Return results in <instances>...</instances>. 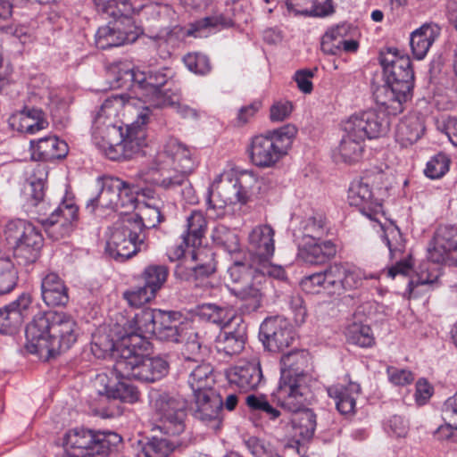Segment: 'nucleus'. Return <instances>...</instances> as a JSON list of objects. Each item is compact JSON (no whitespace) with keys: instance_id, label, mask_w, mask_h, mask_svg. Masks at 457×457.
<instances>
[{"instance_id":"13","label":"nucleus","mask_w":457,"mask_h":457,"mask_svg":"<svg viewBox=\"0 0 457 457\" xmlns=\"http://www.w3.org/2000/svg\"><path fill=\"white\" fill-rule=\"evenodd\" d=\"M154 413L162 423L160 429L170 436H179L186 428L187 402L180 395L167 392L151 395Z\"/></svg>"},{"instance_id":"21","label":"nucleus","mask_w":457,"mask_h":457,"mask_svg":"<svg viewBox=\"0 0 457 457\" xmlns=\"http://www.w3.org/2000/svg\"><path fill=\"white\" fill-rule=\"evenodd\" d=\"M52 342L48 357L69 350L77 341L79 328L76 320L64 312H52Z\"/></svg>"},{"instance_id":"20","label":"nucleus","mask_w":457,"mask_h":457,"mask_svg":"<svg viewBox=\"0 0 457 457\" xmlns=\"http://www.w3.org/2000/svg\"><path fill=\"white\" fill-rule=\"evenodd\" d=\"M259 337L270 352H283L295 341L292 326L281 317L267 318L260 327Z\"/></svg>"},{"instance_id":"45","label":"nucleus","mask_w":457,"mask_h":457,"mask_svg":"<svg viewBox=\"0 0 457 457\" xmlns=\"http://www.w3.org/2000/svg\"><path fill=\"white\" fill-rule=\"evenodd\" d=\"M215 383L213 368L209 363L197 365L189 374L188 385L194 395L198 393L214 392L212 386Z\"/></svg>"},{"instance_id":"15","label":"nucleus","mask_w":457,"mask_h":457,"mask_svg":"<svg viewBox=\"0 0 457 457\" xmlns=\"http://www.w3.org/2000/svg\"><path fill=\"white\" fill-rule=\"evenodd\" d=\"M381 179L382 173L380 172H378L373 178L371 175L366 174L351 183L347 195L350 205L359 208L363 215L378 222H380L379 217L384 215L382 199L378 196V191H374L370 187L375 180Z\"/></svg>"},{"instance_id":"60","label":"nucleus","mask_w":457,"mask_h":457,"mask_svg":"<svg viewBox=\"0 0 457 457\" xmlns=\"http://www.w3.org/2000/svg\"><path fill=\"white\" fill-rule=\"evenodd\" d=\"M450 159L442 153L433 156L427 163L425 175L432 179L443 177L449 170Z\"/></svg>"},{"instance_id":"51","label":"nucleus","mask_w":457,"mask_h":457,"mask_svg":"<svg viewBox=\"0 0 457 457\" xmlns=\"http://www.w3.org/2000/svg\"><path fill=\"white\" fill-rule=\"evenodd\" d=\"M38 176L34 173L27 181L24 187V195L26 196V207H29L30 204L37 203L45 196V181L46 179V171L44 168L37 170Z\"/></svg>"},{"instance_id":"36","label":"nucleus","mask_w":457,"mask_h":457,"mask_svg":"<svg viewBox=\"0 0 457 457\" xmlns=\"http://www.w3.org/2000/svg\"><path fill=\"white\" fill-rule=\"evenodd\" d=\"M32 158L36 161L50 162L64 158L69 147L65 141L55 136H48L30 141Z\"/></svg>"},{"instance_id":"30","label":"nucleus","mask_w":457,"mask_h":457,"mask_svg":"<svg viewBox=\"0 0 457 457\" xmlns=\"http://www.w3.org/2000/svg\"><path fill=\"white\" fill-rule=\"evenodd\" d=\"M97 184L100 190L96 196L87 201L86 208L91 212L98 207L117 210L119 192H120L122 186H125V182L119 178L104 177L98 179Z\"/></svg>"},{"instance_id":"39","label":"nucleus","mask_w":457,"mask_h":457,"mask_svg":"<svg viewBox=\"0 0 457 457\" xmlns=\"http://www.w3.org/2000/svg\"><path fill=\"white\" fill-rule=\"evenodd\" d=\"M41 295L44 303L50 307L64 306L69 302L68 287L54 272H49L43 277Z\"/></svg>"},{"instance_id":"54","label":"nucleus","mask_w":457,"mask_h":457,"mask_svg":"<svg viewBox=\"0 0 457 457\" xmlns=\"http://www.w3.org/2000/svg\"><path fill=\"white\" fill-rule=\"evenodd\" d=\"M18 271L8 258L0 257V295L12 292L17 286Z\"/></svg>"},{"instance_id":"61","label":"nucleus","mask_w":457,"mask_h":457,"mask_svg":"<svg viewBox=\"0 0 457 457\" xmlns=\"http://www.w3.org/2000/svg\"><path fill=\"white\" fill-rule=\"evenodd\" d=\"M119 200L117 202V210L123 216L132 215L131 211L137 207V198L136 192L125 182V186H122L120 192H119Z\"/></svg>"},{"instance_id":"56","label":"nucleus","mask_w":457,"mask_h":457,"mask_svg":"<svg viewBox=\"0 0 457 457\" xmlns=\"http://www.w3.org/2000/svg\"><path fill=\"white\" fill-rule=\"evenodd\" d=\"M174 448L175 445L169 439L153 436L143 445L141 453L144 457H168Z\"/></svg>"},{"instance_id":"34","label":"nucleus","mask_w":457,"mask_h":457,"mask_svg":"<svg viewBox=\"0 0 457 457\" xmlns=\"http://www.w3.org/2000/svg\"><path fill=\"white\" fill-rule=\"evenodd\" d=\"M96 9L104 19L111 18L112 22L132 29H140L132 20V14L137 12L136 7L129 0H95Z\"/></svg>"},{"instance_id":"12","label":"nucleus","mask_w":457,"mask_h":457,"mask_svg":"<svg viewBox=\"0 0 457 457\" xmlns=\"http://www.w3.org/2000/svg\"><path fill=\"white\" fill-rule=\"evenodd\" d=\"M249 180L255 179L246 171L237 178L217 177L208 188L206 201L209 207L222 209L227 204H245L251 195Z\"/></svg>"},{"instance_id":"52","label":"nucleus","mask_w":457,"mask_h":457,"mask_svg":"<svg viewBox=\"0 0 457 457\" xmlns=\"http://www.w3.org/2000/svg\"><path fill=\"white\" fill-rule=\"evenodd\" d=\"M169 269L165 265L152 264L142 272V279L154 295L163 287L167 281Z\"/></svg>"},{"instance_id":"4","label":"nucleus","mask_w":457,"mask_h":457,"mask_svg":"<svg viewBox=\"0 0 457 457\" xmlns=\"http://www.w3.org/2000/svg\"><path fill=\"white\" fill-rule=\"evenodd\" d=\"M372 278L377 277L347 264L336 262L320 272L303 278L301 286L308 294L325 292L330 295H341L361 287L363 280Z\"/></svg>"},{"instance_id":"33","label":"nucleus","mask_w":457,"mask_h":457,"mask_svg":"<svg viewBox=\"0 0 457 457\" xmlns=\"http://www.w3.org/2000/svg\"><path fill=\"white\" fill-rule=\"evenodd\" d=\"M181 318L182 314L179 312L161 310L154 337L164 342H182L187 330L182 326Z\"/></svg>"},{"instance_id":"27","label":"nucleus","mask_w":457,"mask_h":457,"mask_svg":"<svg viewBox=\"0 0 457 457\" xmlns=\"http://www.w3.org/2000/svg\"><path fill=\"white\" fill-rule=\"evenodd\" d=\"M141 29H132L119 22L109 21L106 26L100 27L96 34V45L100 49H108L135 42Z\"/></svg>"},{"instance_id":"49","label":"nucleus","mask_w":457,"mask_h":457,"mask_svg":"<svg viewBox=\"0 0 457 457\" xmlns=\"http://www.w3.org/2000/svg\"><path fill=\"white\" fill-rule=\"evenodd\" d=\"M138 208L139 213H133L125 217L128 220H135L142 224L141 234H145V228H154L164 220L159 206L150 203H144Z\"/></svg>"},{"instance_id":"63","label":"nucleus","mask_w":457,"mask_h":457,"mask_svg":"<svg viewBox=\"0 0 457 457\" xmlns=\"http://www.w3.org/2000/svg\"><path fill=\"white\" fill-rule=\"evenodd\" d=\"M183 61L187 68L195 74L204 75L211 71L209 58L204 54L199 53L187 54Z\"/></svg>"},{"instance_id":"6","label":"nucleus","mask_w":457,"mask_h":457,"mask_svg":"<svg viewBox=\"0 0 457 457\" xmlns=\"http://www.w3.org/2000/svg\"><path fill=\"white\" fill-rule=\"evenodd\" d=\"M166 71V69H146L144 71L120 69L116 77L117 87L137 86L143 91V102L146 104L141 112L149 114L151 109L163 108L164 104H174V101L178 100L176 96H170L172 92L170 89H162L169 78Z\"/></svg>"},{"instance_id":"35","label":"nucleus","mask_w":457,"mask_h":457,"mask_svg":"<svg viewBox=\"0 0 457 457\" xmlns=\"http://www.w3.org/2000/svg\"><path fill=\"white\" fill-rule=\"evenodd\" d=\"M31 303L29 294H21L15 301L0 308V333L13 334L23 321V312Z\"/></svg>"},{"instance_id":"55","label":"nucleus","mask_w":457,"mask_h":457,"mask_svg":"<svg viewBox=\"0 0 457 457\" xmlns=\"http://www.w3.org/2000/svg\"><path fill=\"white\" fill-rule=\"evenodd\" d=\"M311 399V397L309 398ZM308 403L302 409L295 411V412H300L298 420L294 421L295 428L298 430L299 436L303 440H310L316 429V414L310 409L306 408Z\"/></svg>"},{"instance_id":"53","label":"nucleus","mask_w":457,"mask_h":457,"mask_svg":"<svg viewBox=\"0 0 457 457\" xmlns=\"http://www.w3.org/2000/svg\"><path fill=\"white\" fill-rule=\"evenodd\" d=\"M345 337L349 344L361 347H370L375 342L371 328L361 323L350 324L345 329Z\"/></svg>"},{"instance_id":"22","label":"nucleus","mask_w":457,"mask_h":457,"mask_svg":"<svg viewBox=\"0 0 457 457\" xmlns=\"http://www.w3.org/2000/svg\"><path fill=\"white\" fill-rule=\"evenodd\" d=\"M52 312L39 313L25 329L26 348L30 353L48 357L52 342Z\"/></svg>"},{"instance_id":"59","label":"nucleus","mask_w":457,"mask_h":457,"mask_svg":"<svg viewBox=\"0 0 457 457\" xmlns=\"http://www.w3.org/2000/svg\"><path fill=\"white\" fill-rule=\"evenodd\" d=\"M384 240L388 247L391 259H396L404 253L405 243L396 226L390 225L384 229Z\"/></svg>"},{"instance_id":"5","label":"nucleus","mask_w":457,"mask_h":457,"mask_svg":"<svg viewBox=\"0 0 457 457\" xmlns=\"http://www.w3.org/2000/svg\"><path fill=\"white\" fill-rule=\"evenodd\" d=\"M121 353L114 362L113 371L117 378H135L152 383L165 377L170 369L168 361L162 356H147L137 353V345H129V338L125 337L120 344ZM138 348L141 346L138 345Z\"/></svg>"},{"instance_id":"3","label":"nucleus","mask_w":457,"mask_h":457,"mask_svg":"<svg viewBox=\"0 0 457 457\" xmlns=\"http://www.w3.org/2000/svg\"><path fill=\"white\" fill-rule=\"evenodd\" d=\"M281 377L278 387V397L281 406L289 411L303 408L310 397V389L305 385L306 374L303 366L306 355L303 351L293 350L280 359Z\"/></svg>"},{"instance_id":"7","label":"nucleus","mask_w":457,"mask_h":457,"mask_svg":"<svg viewBox=\"0 0 457 457\" xmlns=\"http://www.w3.org/2000/svg\"><path fill=\"white\" fill-rule=\"evenodd\" d=\"M296 134L297 128L288 123L252 137L247 149L252 163L259 168L275 166L287 154Z\"/></svg>"},{"instance_id":"42","label":"nucleus","mask_w":457,"mask_h":457,"mask_svg":"<svg viewBox=\"0 0 457 457\" xmlns=\"http://www.w3.org/2000/svg\"><path fill=\"white\" fill-rule=\"evenodd\" d=\"M161 310L159 309H143L137 313L132 320L135 325V331L128 333L126 337H130L131 345H139L143 337L146 335L154 336L157 318L160 316Z\"/></svg>"},{"instance_id":"10","label":"nucleus","mask_w":457,"mask_h":457,"mask_svg":"<svg viewBox=\"0 0 457 457\" xmlns=\"http://www.w3.org/2000/svg\"><path fill=\"white\" fill-rule=\"evenodd\" d=\"M142 224L125 216L117 220L110 228L105 253L118 262H124L145 249V235L141 234Z\"/></svg>"},{"instance_id":"62","label":"nucleus","mask_w":457,"mask_h":457,"mask_svg":"<svg viewBox=\"0 0 457 457\" xmlns=\"http://www.w3.org/2000/svg\"><path fill=\"white\" fill-rule=\"evenodd\" d=\"M183 345L181 353L186 361L197 362L201 358L202 344L199 341L198 334L188 332Z\"/></svg>"},{"instance_id":"14","label":"nucleus","mask_w":457,"mask_h":457,"mask_svg":"<svg viewBox=\"0 0 457 457\" xmlns=\"http://www.w3.org/2000/svg\"><path fill=\"white\" fill-rule=\"evenodd\" d=\"M190 172L169 163L155 160V166L142 173L145 182L152 183L164 190L177 191L189 203L195 200V191L188 179Z\"/></svg>"},{"instance_id":"24","label":"nucleus","mask_w":457,"mask_h":457,"mask_svg":"<svg viewBox=\"0 0 457 457\" xmlns=\"http://www.w3.org/2000/svg\"><path fill=\"white\" fill-rule=\"evenodd\" d=\"M207 229V220L200 211H193L187 218L186 230L181 235L182 242L170 250L168 255L171 262L179 260L184 256L186 249L194 248L202 245Z\"/></svg>"},{"instance_id":"1","label":"nucleus","mask_w":457,"mask_h":457,"mask_svg":"<svg viewBox=\"0 0 457 457\" xmlns=\"http://www.w3.org/2000/svg\"><path fill=\"white\" fill-rule=\"evenodd\" d=\"M228 274L230 293L243 301H249L253 310L261 306L263 286L270 278L279 280L286 278L284 269L271 264L270 260L247 265L244 261L235 259L228 270Z\"/></svg>"},{"instance_id":"58","label":"nucleus","mask_w":457,"mask_h":457,"mask_svg":"<svg viewBox=\"0 0 457 457\" xmlns=\"http://www.w3.org/2000/svg\"><path fill=\"white\" fill-rule=\"evenodd\" d=\"M347 27L343 24L326 32L321 38V50L324 54L337 55L341 53V36H345Z\"/></svg>"},{"instance_id":"43","label":"nucleus","mask_w":457,"mask_h":457,"mask_svg":"<svg viewBox=\"0 0 457 457\" xmlns=\"http://www.w3.org/2000/svg\"><path fill=\"white\" fill-rule=\"evenodd\" d=\"M440 34V28L436 24H424L411 35L410 45L414 57L422 60L430 46Z\"/></svg>"},{"instance_id":"18","label":"nucleus","mask_w":457,"mask_h":457,"mask_svg":"<svg viewBox=\"0 0 457 457\" xmlns=\"http://www.w3.org/2000/svg\"><path fill=\"white\" fill-rule=\"evenodd\" d=\"M379 62L383 69L384 80L412 90L414 71L408 55L401 54L396 48H387L386 52L380 53Z\"/></svg>"},{"instance_id":"25","label":"nucleus","mask_w":457,"mask_h":457,"mask_svg":"<svg viewBox=\"0 0 457 457\" xmlns=\"http://www.w3.org/2000/svg\"><path fill=\"white\" fill-rule=\"evenodd\" d=\"M227 378L231 385L245 392L256 390L265 383L258 358L241 361L230 368L227 372Z\"/></svg>"},{"instance_id":"57","label":"nucleus","mask_w":457,"mask_h":457,"mask_svg":"<svg viewBox=\"0 0 457 457\" xmlns=\"http://www.w3.org/2000/svg\"><path fill=\"white\" fill-rule=\"evenodd\" d=\"M245 403L252 411L262 414L271 420H277L281 414L280 411L272 406L263 395H248L245 397Z\"/></svg>"},{"instance_id":"48","label":"nucleus","mask_w":457,"mask_h":457,"mask_svg":"<svg viewBox=\"0 0 457 457\" xmlns=\"http://www.w3.org/2000/svg\"><path fill=\"white\" fill-rule=\"evenodd\" d=\"M232 312L231 309L216 303H204L199 308V314L203 319L223 328L232 323L235 317H240Z\"/></svg>"},{"instance_id":"32","label":"nucleus","mask_w":457,"mask_h":457,"mask_svg":"<svg viewBox=\"0 0 457 457\" xmlns=\"http://www.w3.org/2000/svg\"><path fill=\"white\" fill-rule=\"evenodd\" d=\"M156 160L188 172H192L195 167V158L191 150L173 137L166 141L162 151L158 153Z\"/></svg>"},{"instance_id":"26","label":"nucleus","mask_w":457,"mask_h":457,"mask_svg":"<svg viewBox=\"0 0 457 457\" xmlns=\"http://www.w3.org/2000/svg\"><path fill=\"white\" fill-rule=\"evenodd\" d=\"M195 407L194 416L204 422L212 430L220 429L221 425L220 413L222 411L223 401L215 392L198 393L194 395Z\"/></svg>"},{"instance_id":"23","label":"nucleus","mask_w":457,"mask_h":457,"mask_svg":"<svg viewBox=\"0 0 457 457\" xmlns=\"http://www.w3.org/2000/svg\"><path fill=\"white\" fill-rule=\"evenodd\" d=\"M412 90L403 88L393 82L384 80V84L378 86L373 96L378 105L384 110H375L385 113L391 121V116H395L403 111V104L411 97Z\"/></svg>"},{"instance_id":"11","label":"nucleus","mask_w":457,"mask_h":457,"mask_svg":"<svg viewBox=\"0 0 457 457\" xmlns=\"http://www.w3.org/2000/svg\"><path fill=\"white\" fill-rule=\"evenodd\" d=\"M6 234L14 241L13 257L18 264L27 266L39 259L44 238L33 224L23 220H12L6 225Z\"/></svg>"},{"instance_id":"41","label":"nucleus","mask_w":457,"mask_h":457,"mask_svg":"<svg viewBox=\"0 0 457 457\" xmlns=\"http://www.w3.org/2000/svg\"><path fill=\"white\" fill-rule=\"evenodd\" d=\"M361 393V386L351 382L348 386H333L328 394L334 399L337 411L343 415L353 414L355 411L356 397Z\"/></svg>"},{"instance_id":"38","label":"nucleus","mask_w":457,"mask_h":457,"mask_svg":"<svg viewBox=\"0 0 457 457\" xmlns=\"http://www.w3.org/2000/svg\"><path fill=\"white\" fill-rule=\"evenodd\" d=\"M9 122L13 129L29 135H34L49 125L41 109L29 107H24L13 114Z\"/></svg>"},{"instance_id":"50","label":"nucleus","mask_w":457,"mask_h":457,"mask_svg":"<svg viewBox=\"0 0 457 457\" xmlns=\"http://www.w3.org/2000/svg\"><path fill=\"white\" fill-rule=\"evenodd\" d=\"M100 395L108 398L120 399L121 402L133 403L138 400L139 392L137 387L127 380H120L114 386H106L104 391L99 390Z\"/></svg>"},{"instance_id":"19","label":"nucleus","mask_w":457,"mask_h":457,"mask_svg":"<svg viewBox=\"0 0 457 457\" xmlns=\"http://www.w3.org/2000/svg\"><path fill=\"white\" fill-rule=\"evenodd\" d=\"M78 207L72 203L62 201L53 210L48 219L42 220V227L53 240L69 237L77 226Z\"/></svg>"},{"instance_id":"31","label":"nucleus","mask_w":457,"mask_h":457,"mask_svg":"<svg viewBox=\"0 0 457 457\" xmlns=\"http://www.w3.org/2000/svg\"><path fill=\"white\" fill-rule=\"evenodd\" d=\"M248 15L245 12L243 5L237 4L227 5L225 12L214 13L197 20L194 23L195 30L225 29L235 26L237 23L247 22Z\"/></svg>"},{"instance_id":"47","label":"nucleus","mask_w":457,"mask_h":457,"mask_svg":"<svg viewBox=\"0 0 457 457\" xmlns=\"http://www.w3.org/2000/svg\"><path fill=\"white\" fill-rule=\"evenodd\" d=\"M212 239L231 255L241 253L237 234L224 225L219 224L212 229Z\"/></svg>"},{"instance_id":"40","label":"nucleus","mask_w":457,"mask_h":457,"mask_svg":"<svg viewBox=\"0 0 457 457\" xmlns=\"http://www.w3.org/2000/svg\"><path fill=\"white\" fill-rule=\"evenodd\" d=\"M337 253V247L330 240H307L299 247V257L310 264H322L332 259Z\"/></svg>"},{"instance_id":"16","label":"nucleus","mask_w":457,"mask_h":457,"mask_svg":"<svg viewBox=\"0 0 457 457\" xmlns=\"http://www.w3.org/2000/svg\"><path fill=\"white\" fill-rule=\"evenodd\" d=\"M139 99L131 97L126 94H116L109 96L101 105L93 124V135L96 141L105 139L109 137L111 129H121L119 120L120 112L123 108L136 106Z\"/></svg>"},{"instance_id":"28","label":"nucleus","mask_w":457,"mask_h":457,"mask_svg":"<svg viewBox=\"0 0 457 457\" xmlns=\"http://www.w3.org/2000/svg\"><path fill=\"white\" fill-rule=\"evenodd\" d=\"M247 326L242 317H235L220 332L216 341L218 352L226 355L240 353L245 348Z\"/></svg>"},{"instance_id":"8","label":"nucleus","mask_w":457,"mask_h":457,"mask_svg":"<svg viewBox=\"0 0 457 457\" xmlns=\"http://www.w3.org/2000/svg\"><path fill=\"white\" fill-rule=\"evenodd\" d=\"M149 120L148 112H140L137 120L127 126L124 136L122 129H111L109 137L97 141L96 145L112 161L131 159L145 145V131L144 125Z\"/></svg>"},{"instance_id":"64","label":"nucleus","mask_w":457,"mask_h":457,"mask_svg":"<svg viewBox=\"0 0 457 457\" xmlns=\"http://www.w3.org/2000/svg\"><path fill=\"white\" fill-rule=\"evenodd\" d=\"M123 296L130 306L140 307L150 302L155 295L144 285L124 292Z\"/></svg>"},{"instance_id":"44","label":"nucleus","mask_w":457,"mask_h":457,"mask_svg":"<svg viewBox=\"0 0 457 457\" xmlns=\"http://www.w3.org/2000/svg\"><path fill=\"white\" fill-rule=\"evenodd\" d=\"M424 130L425 127L420 117H405L397 125L395 140L403 147H408L416 143L421 137Z\"/></svg>"},{"instance_id":"17","label":"nucleus","mask_w":457,"mask_h":457,"mask_svg":"<svg viewBox=\"0 0 457 457\" xmlns=\"http://www.w3.org/2000/svg\"><path fill=\"white\" fill-rule=\"evenodd\" d=\"M192 264H178L175 269L177 278L193 284L205 286V280L216 271L215 253L209 248L195 247L191 253Z\"/></svg>"},{"instance_id":"2","label":"nucleus","mask_w":457,"mask_h":457,"mask_svg":"<svg viewBox=\"0 0 457 457\" xmlns=\"http://www.w3.org/2000/svg\"><path fill=\"white\" fill-rule=\"evenodd\" d=\"M343 129L339 154L345 162H353L361 158L366 138H378L388 133L390 120L383 112L368 110L351 115L344 122Z\"/></svg>"},{"instance_id":"46","label":"nucleus","mask_w":457,"mask_h":457,"mask_svg":"<svg viewBox=\"0 0 457 457\" xmlns=\"http://www.w3.org/2000/svg\"><path fill=\"white\" fill-rule=\"evenodd\" d=\"M128 337L129 338V345H131V338L130 337L123 336L121 337L119 342H114L112 339L109 337L107 335H99L94 337V341L92 343V353L97 358H107L112 357L115 359V361L119 358V355L121 353L122 346L120 345L122 339Z\"/></svg>"},{"instance_id":"37","label":"nucleus","mask_w":457,"mask_h":457,"mask_svg":"<svg viewBox=\"0 0 457 457\" xmlns=\"http://www.w3.org/2000/svg\"><path fill=\"white\" fill-rule=\"evenodd\" d=\"M457 246V226L441 225L433 237L428 248V258L435 263L443 262L448 252Z\"/></svg>"},{"instance_id":"9","label":"nucleus","mask_w":457,"mask_h":457,"mask_svg":"<svg viewBox=\"0 0 457 457\" xmlns=\"http://www.w3.org/2000/svg\"><path fill=\"white\" fill-rule=\"evenodd\" d=\"M122 438L114 432L74 428L66 433L64 444L71 453L66 457H106L116 449Z\"/></svg>"},{"instance_id":"29","label":"nucleus","mask_w":457,"mask_h":457,"mask_svg":"<svg viewBox=\"0 0 457 457\" xmlns=\"http://www.w3.org/2000/svg\"><path fill=\"white\" fill-rule=\"evenodd\" d=\"M248 244L251 264L270 261L275 251L273 228L269 225L255 227L249 234Z\"/></svg>"}]
</instances>
